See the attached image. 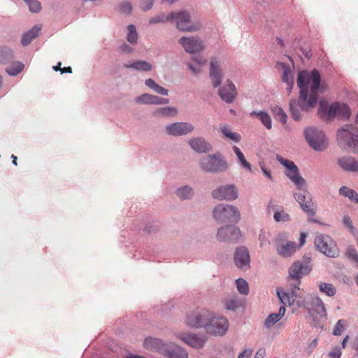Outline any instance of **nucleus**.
<instances>
[{"label": "nucleus", "instance_id": "f3484780", "mask_svg": "<svg viewBox=\"0 0 358 358\" xmlns=\"http://www.w3.org/2000/svg\"><path fill=\"white\" fill-rule=\"evenodd\" d=\"M209 77L214 88L219 87L223 80L221 62L217 57H211L209 63Z\"/></svg>", "mask_w": 358, "mask_h": 358}, {"label": "nucleus", "instance_id": "4468645a", "mask_svg": "<svg viewBox=\"0 0 358 358\" xmlns=\"http://www.w3.org/2000/svg\"><path fill=\"white\" fill-rule=\"evenodd\" d=\"M212 197L217 200L233 201L238 198V192L233 185H220L212 192Z\"/></svg>", "mask_w": 358, "mask_h": 358}, {"label": "nucleus", "instance_id": "052dcab7", "mask_svg": "<svg viewBox=\"0 0 358 358\" xmlns=\"http://www.w3.org/2000/svg\"><path fill=\"white\" fill-rule=\"evenodd\" d=\"M186 65L187 66L188 69L191 71V72L192 73H194V75H198L201 71V67L196 66L195 65L192 64L190 62H187L186 64Z\"/></svg>", "mask_w": 358, "mask_h": 358}, {"label": "nucleus", "instance_id": "5fc2aeb1", "mask_svg": "<svg viewBox=\"0 0 358 358\" xmlns=\"http://www.w3.org/2000/svg\"><path fill=\"white\" fill-rule=\"evenodd\" d=\"M225 306L229 310H236L240 306V303L236 298H232L226 301Z\"/></svg>", "mask_w": 358, "mask_h": 358}, {"label": "nucleus", "instance_id": "ea45409f", "mask_svg": "<svg viewBox=\"0 0 358 358\" xmlns=\"http://www.w3.org/2000/svg\"><path fill=\"white\" fill-rule=\"evenodd\" d=\"M340 195L348 197L351 201L358 203V194L352 189L342 186L338 190Z\"/></svg>", "mask_w": 358, "mask_h": 358}, {"label": "nucleus", "instance_id": "f704fd0d", "mask_svg": "<svg viewBox=\"0 0 358 358\" xmlns=\"http://www.w3.org/2000/svg\"><path fill=\"white\" fill-rule=\"evenodd\" d=\"M176 194L180 200L184 201L192 199L194 195V192L190 186L185 185L178 188Z\"/></svg>", "mask_w": 358, "mask_h": 358}, {"label": "nucleus", "instance_id": "4d7b16f0", "mask_svg": "<svg viewBox=\"0 0 358 358\" xmlns=\"http://www.w3.org/2000/svg\"><path fill=\"white\" fill-rule=\"evenodd\" d=\"M259 241L260 242L261 248L268 245L270 243L266 233L262 231L260 232L259 235Z\"/></svg>", "mask_w": 358, "mask_h": 358}, {"label": "nucleus", "instance_id": "20e7f679", "mask_svg": "<svg viewBox=\"0 0 358 358\" xmlns=\"http://www.w3.org/2000/svg\"><path fill=\"white\" fill-rule=\"evenodd\" d=\"M199 164L203 171L212 174L224 173L228 169V164L220 152L203 156Z\"/></svg>", "mask_w": 358, "mask_h": 358}, {"label": "nucleus", "instance_id": "0eeeda50", "mask_svg": "<svg viewBox=\"0 0 358 358\" xmlns=\"http://www.w3.org/2000/svg\"><path fill=\"white\" fill-rule=\"evenodd\" d=\"M304 135L309 145L315 150L322 151L328 145L324 133L315 127L306 129Z\"/></svg>", "mask_w": 358, "mask_h": 358}, {"label": "nucleus", "instance_id": "ddd939ff", "mask_svg": "<svg viewBox=\"0 0 358 358\" xmlns=\"http://www.w3.org/2000/svg\"><path fill=\"white\" fill-rule=\"evenodd\" d=\"M194 129L193 124L187 122H173L167 124L164 128L165 133L171 136H186L192 133Z\"/></svg>", "mask_w": 358, "mask_h": 358}, {"label": "nucleus", "instance_id": "423d86ee", "mask_svg": "<svg viewBox=\"0 0 358 358\" xmlns=\"http://www.w3.org/2000/svg\"><path fill=\"white\" fill-rule=\"evenodd\" d=\"M213 217L219 223L237 222L240 220L238 208L232 205L221 203L213 209Z\"/></svg>", "mask_w": 358, "mask_h": 358}, {"label": "nucleus", "instance_id": "f257e3e1", "mask_svg": "<svg viewBox=\"0 0 358 358\" xmlns=\"http://www.w3.org/2000/svg\"><path fill=\"white\" fill-rule=\"evenodd\" d=\"M299 88L298 100L293 99L289 102V112L292 117L299 121L301 119V111L308 112L313 109L318 101L319 93L323 91L321 76L317 69L310 72L301 71L297 77Z\"/></svg>", "mask_w": 358, "mask_h": 358}, {"label": "nucleus", "instance_id": "69168bd1", "mask_svg": "<svg viewBox=\"0 0 358 358\" xmlns=\"http://www.w3.org/2000/svg\"><path fill=\"white\" fill-rule=\"evenodd\" d=\"M155 92L163 96H168L169 94V90L159 85L157 86L156 89H155Z\"/></svg>", "mask_w": 358, "mask_h": 358}, {"label": "nucleus", "instance_id": "72a5a7b5", "mask_svg": "<svg viewBox=\"0 0 358 358\" xmlns=\"http://www.w3.org/2000/svg\"><path fill=\"white\" fill-rule=\"evenodd\" d=\"M173 11L169 13L168 14H166L164 13H159V14L156 15L155 16L151 17L149 20V24H164L166 22L173 23Z\"/></svg>", "mask_w": 358, "mask_h": 358}, {"label": "nucleus", "instance_id": "603ef678", "mask_svg": "<svg viewBox=\"0 0 358 358\" xmlns=\"http://www.w3.org/2000/svg\"><path fill=\"white\" fill-rule=\"evenodd\" d=\"M31 13H38L41 10V4L38 0H30L27 4Z\"/></svg>", "mask_w": 358, "mask_h": 358}, {"label": "nucleus", "instance_id": "c9c22d12", "mask_svg": "<svg viewBox=\"0 0 358 358\" xmlns=\"http://www.w3.org/2000/svg\"><path fill=\"white\" fill-rule=\"evenodd\" d=\"M157 96L144 93L134 99L138 104H150L157 105Z\"/></svg>", "mask_w": 358, "mask_h": 358}, {"label": "nucleus", "instance_id": "c85d7f7f", "mask_svg": "<svg viewBox=\"0 0 358 358\" xmlns=\"http://www.w3.org/2000/svg\"><path fill=\"white\" fill-rule=\"evenodd\" d=\"M268 208L274 212L273 218L275 222H287L291 220L290 215L278 206L268 204Z\"/></svg>", "mask_w": 358, "mask_h": 358}, {"label": "nucleus", "instance_id": "3c124183", "mask_svg": "<svg viewBox=\"0 0 358 358\" xmlns=\"http://www.w3.org/2000/svg\"><path fill=\"white\" fill-rule=\"evenodd\" d=\"M345 324L346 321L345 320H339L336 322L332 334L335 336H340L344 331Z\"/></svg>", "mask_w": 358, "mask_h": 358}, {"label": "nucleus", "instance_id": "7ed1b4c3", "mask_svg": "<svg viewBox=\"0 0 358 358\" xmlns=\"http://www.w3.org/2000/svg\"><path fill=\"white\" fill-rule=\"evenodd\" d=\"M339 145L348 152L358 155V128L346 124L337 131Z\"/></svg>", "mask_w": 358, "mask_h": 358}, {"label": "nucleus", "instance_id": "aec40b11", "mask_svg": "<svg viewBox=\"0 0 358 358\" xmlns=\"http://www.w3.org/2000/svg\"><path fill=\"white\" fill-rule=\"evenodd\" d=\"M286 238L285 233H280L275 238L277 253L282 257H289L296 251V243L288 241L285 244H279V242Z\"/></svg>", "mask_w": 358, "mask_h": 358}, {"label": "nucleus", "instance_id": "09e8293b", "mask_svg": "<svg viewBox=\"0 0 358 358\" xmlns=\"http://www.w3.org/2000/svg\"><path fill=\"white\" fill-rule=\"evenodd\" d=\"M236 284L238 292L242 294H248L249 292L248 284L243 278H238L236 280Z\"/></svg>", "mask_w": 358, "mask_h": 358}, {"label": "nucleus", "instance_id": "bb28decb", "mask_svg": "<svg viewBox=\"0 0 358 358\" xmlns=\"http://www.w3.org/2000/svg\"><path fill=\"white\" fill-rule=\"evenodd\" d=\"M285 175L296 186L298 189H301L306 185V180L300 176L297 166L293 170L286 171Z\"/></svg>", "mask_w": 358, "mask_h": 358}, {"label": "nucleus", "instance_id": "c756f323", "mask_svg": "<svg viewBox=\"0 0 358 358\" xmlns=\"http://www.w3.org/2000/svg\"><path fill=\"white\" fill-rule=\"evenodd\" d=\"M285 308L284 306H281L277 313H271L268 315L264 321V326L268 329L271 328L285 315Z\"/></svg>", "mask_w": 358, "mask_h": 358}, {"label": "nucleus", "instance_id": "0e129e2a", "mask_svg": "<svg viewBox=\"0 0 358 358\" xmlns=\"http://www.w3.org/2000/svg\"><path fill=\"white\" fill-rule=\"evenodd\" d=\"M343 224L348 229L352 230L354 229L350 218L348 215H345L343 217Z\"/></svg>", "mask_w": 358, "mask_h": 358}, {"label": "nucleus", "instance_id": "6e6552de", "mask_svg": "<svg viewBox=\"0 0 358 358\" xmlns=\"http://www.w3.org/2000/svg\"><path fill=\"white\" fill-rule=\"evenodd\" d=\"M315 245L317 250L329 257L338 256L339 250L334 240L328 235H317L315 238Z\"/></svg>", "mask_w": 358, "mask_h": 358}, {"label": "nucleus", "instance_id": "6ab92c4d", "mask_svg": "<svg viewBox=\"0 0 358 358\" xmlns=\"http://www.w3.org/2000/svg\"><path fill=\"white\" fill-rule=\"evenodd\" d=\"M177 336L185 344L195 349H201L203 348L207 341L206 336L201 334L181 333L179 334Z\"/></svg>", "mask_w": 358, "mask_h": 358}, {"label": "nucleus", "instance_id": "a211bd4d", "mask_svg": "<svg viewBox=\"0 0 358 358\" xmlns=\"http://www.w3.org/2000/svg\"><path fill=\"white\" fill-rule=\"evenodd\" d=\"M312 310L310 311V317L313 318L314 327H319V320L327 316V310L321 299L315 297L311 299Z\"/></svg>", "mask_w": 358, "mask_h": 358}, {"label": "nucleus", "instance_id": "dca6fc26", "mask_svg": "<svg viewBox=\"0 0 358 358\" xmlns=\"http://www.w3.org/2000/svg\"><path fill=\"white\" fill-rule=\"evenodd\" d=\"M240 229L234 225H227L217 230V238L220 241L236 243L241 237Z\"/></svg>", "mask_w": 358, "mask_h": 358}, {"label": "nucleus", "instance_id": "a878e982", "mask_svg": "<svg viewBox=\"0 0 358 358\" xmlns=\"http://www.w3.org/2000/svg\"><path fill=\"white\" fill-rule=\"evenodd\" d=\"M166 343L161 339L149 337L145 339L143 346L148 350H155L162 355Z\"/></svg>", "mask_w": 358, "mask_h": 358}, {"label": "nucleus", "instance_id": "39448f33", "mask_svg": "<svg viewBox=\"0 0 358 358\" xmlns=\"http://www.w3.org/2000/svg\"><path fill=\"white\" fill-rule=\"evenodd\" d=\"M173 23L180 31L196 32L201 28L200 21L193 20L187 10L173 11Z\"/></svg>", "mask_w": 358, "mask_h": 358}, {"label": "nucleus", "instance_id": "864d4df0", "mask_svg": "<svg viewBox=\"0 0 358 358\" xmlns=\"http://www.w3.org/2000/svg\"><path fill=\"white\" fill-rule=\"evenodd\" d=\"M346 254L350 259H352L358 264V254L354 246H348L347 248Z\"/></svg>", "mask_w": 358, "mask_h": 358}, {"label": "nucleus", "instance_id": "680f3d73", "mask_svg": "<svg viewBox=\"0 0 358 358\" xmlns=\"http://www.w3.org/2000/svg\"><path fill=\"white\" fill-rule=\"evenodd\" d=\"M276 159L277 161L280 164H282V166H284L285 167H287L289 164V165H292V163H294L291 160H289V159H285L284 158H282L280 155H276Z\"/></svg>", "mask_w": 358, "mask_h": 358}, {"label": "nucleus", "instance_id": "13d9d810", "mask_svg": "<svg viewBox=\"0 0 358 358\" xmlns=\"http://www.w3.org/2000/svg\"><path fill=\"white\" fill-rule=\"evenodd\" d=\"M119 50L121 52L127 54L131 53L134 51V48L131 46V45L127 44L126 43H123L121 45H120Z\"/></svg>", "mask_w": 358, "mask_h": 358}, {"label": "nucleus", "instance_id": "2eb2a0df", "mask_svg": "<svg viewBox=\"0 0 358 358\" xmlns=\"http://www.w3.org/2000/svg\"><path fill=\"white\" fill-rule=\"evenodd\" d=\"M178 43L184 48L187 53H199L204 50V45L202 40L199 37L182 36L178 40Z\"/></svg>", "mask_w": 358, "mask_h": 358}, {"label": "nucleus", "instance_id": "a18cd8bd", "mask_svg": "<svg viewBox=\"0 0 358 358\" xmlns=\"http://www.w3.org/2000/svg\"><path fill=\"white\" fill-rule=\"evenodd\" d=\"M272 111L276 119L280 121L283 124L287 123V115L282 108L275 106L272 108Z\"/></svg>", "mask_w": 358, "mask_h": 358}, {"label": "nucleus", "instance_id": "9d476101", "mask_svg": "<svg viewBox=\"0 0 358 358\" xmlns=\"http://www.w3.org/2000/svg\"><path fill=\"white\" fill-rule=\"evenodd\" d=\"M319 113L326 112L329 117L338 116L339 119L348 120L350 116V109L348 105L345 103H334L329 107L327 110V104L323 101L319 103Z\"/></svg>", "mask_w": 358, "mask_h": 358}, {"label": "nucleus", "instance_id": "4be33fe9", "mask_svg": "<svg viewBox=\"0 0 358 358\" xmlns=\"http://www.w3.org/2000/svg\"><path fill=\"white\" fill-rule=\"evenodd\" d=\"M218 94L220 99L227 103H232L237 95L236 88L233 82L228 79L226 84L220 87Z\"/></svg>", "mask_w": 358, "mask_h": 358}, {"label": "nucleus", "instance_id": "6e6d98bb", "mask_svg": "<svg viewBox=\"0 0 358 358\" xmlns=\"http://www.w3.org/2000/svg\"><path fill=\"white\" fill-rule=\"evenodd\" d=\"M341 348L338 346H336L331 350L327 356L330 358H341Z\"/></svg>", "mask_w": 358, "mask_h": 358}, {"label": "nucleus", "instance_id": "c03bdc74", "mask_svg": "<svg viewBox=\"0 0 358 358\" xmlns=\"http://www.w3.org/2000/svg\"><path fill=\"white\" fill-rule=\"evenodd\" d=\"M128 34L127 36V41L131 45H135L137 43L138 41V34L136 31V28L134 24H129L127 27Z\"/></svg>", "mask_w": 358, "mask_h": 358}, {"label": "nucleus", "instance_id": "4c0bfd02", "mask_svg": "<svg viewBox=\"0 0 358 358\" xmlns=\"http://www.w3.org/2000/svg\"><path fill=\"white\" fill-rule=\"evenodd\" d=\"M220 131L224 138L231 141L232 142L238 143L241 139V135L238 133L233 132L230 127L227 125L222 127L220 128Z\"/></svg>", "mask_w": 358, "mask_h": 358}, {"label": "nucleus", "instance_id": "e2e57ef3", "mask_svg": "<svg viewBox=\"0 0 358 358\" xmlns=\"http://www.w3.org/2000/svg\"><path fill=\"white\" fill-rule=\"evenodd\" d=\"M145 85L149 87L150 89L152 90L155 92V89H156L158 84L152 78L146 79L145 81Z\"/></svg>", "mask_w": 358, "mask_h": 358}, {"label": "nucleus", "instance_id": "cd10ccee", "mask_svg": "<svg viewBox=\"0 0 358 358\" xmlns=\"http://www.w3.org/2000/svg\"><path fill=\"white\" fill-rule=\"evenodd\" d=\"M126 69H131L138 71L148 72L152 71L153 69L152 65L145 60H137L131 64H124Z\"/></svg>", "mask_w": 358, "mask_h": 358}, {"label": "nucleus", "instance_id": "9b49d317", "mask_svg": "<svg viewBox=\"0 0 358 358\" xmlns=\"http://www.w3.org/2000/svg\"><path fill=\"white\" fill-rule=\"evenodd\" d=\"M299 192L294 194L296 201L299 203L302 210L306 212L308 216H313L315 214V206L313 202L311 194L306 189L301 188Z\"/></svg>", "mask_w": 358, "mask_h": 358}, {"label": "nucleus", "instance_id": "58836bf2", "mask_svg": "<svg viewBox=\"0 0 358 358\" xmlns=\"http://www.w3.org/2000/svg\"><path fill=\"white\" fill-rule=\"evenodd\" d=\"M277 295L280 303L282 304V306L285 308L286 306H291L296 301L295 299H293V296H291L289 293L282 289H277Z\"/></svg>", "mask_w": 358, "mask_h": 358}, {"label": "nucleus", "instance_id": "e433bc0d", "mask_svg": "<svg viewBox=\"0 0 358 358\" xmlns=\"http://www.w3.org/2000/svg\"><path fill=\"white\" fill-rule=\"evenodd\" d=\"M13 59V51L7 46H0V64H6Z\"/></svg>", "mask_w": 358, "mask_h": 358}, {"label": "nucleus", "instance_id": "7c9ffc66", "mask_svg": "<svg viewBox=\"0 0 358 358\" xmlns=\"http://www.w3.org/2000/svg\"><path fill=\"white\" fill-rule=\"evenodd\" d=\"M41 29V26L35 25L30 30L24 33L22 38V44L24 46L28 45L31 43L32 40L35 38Z\"/></svg>", "mask_w": 358, "mask_h": 358}, {"label": "nucleus", "instance_id": "f8f14e48", "mask_svg": "<svg viewBox=\"0 0 358 358\" xmlns=\"http://www.w3.org/2000/svg\"><path fill=\"white\" fill-rule=\"evenodd\" d=\"M209 322L206 328V331L209 334L222 336L228 330L229 322L224 317H215L212 313Z\"/></svg>", "mask_w": 358, "mask_h": 358}, {"label": "nucleus", "instance_id": "412c9836", "mask_svg": "<svg viewBox=\"0 0 358 358\" xmlns=\"http://www.w3.org/2000/svg\"><path fill=\"white\" fill-rule=\"evenodd\" d=\"M234 262L236 266L243 271L250 268V257L245 247L241 246L236 248L234 253Z\"/></svg>", "mask_w": 358, "mask_h": 358}, {"label": "nucleus", "instance_id": "338daca9", "mask_svg": "<svg viewBox=\"0 0 358 358\" xmlns=\"http://www.w3.org/2000/svg\"><path fill=\"white\" fill-rule=\"evenodd\" d=\"M252 354V350L250 349L245 350L241 352L238 358H250Z\"/></svg>", "mask_w": 358, "mask_h": 358}, {"label": "nucleus", "instance_id": "1a4fd4ad", "mask_svg": "<svg viewBox=\"0 0 358 358\" xmlns=\"http://www.w3.org/2000/svg\"><path fill=\"white\" fill-rule=\"evenodd\" d=\"M212 312L206 309H200L189 313L186 317V324L192 328H204L210 322Z\"/></svg>", "mask_w": 358, "mask_h": 358}, {"label": "nucleus", "instance_id": "2f4dec72", "mask_svg": "<svg viewBox=\"0 0 358 358\" xmlns=\"http://www.w3.org/2000/svg\"><path fill=\"white\" fill-rule=\"evenodd\" d=\"M178 108L173 106H166L157 108L154 114L159 117H171L178 115Z\"/></svg>", "mask_w": 358, "mask_h": 358}, {"label": "nucleus", "instance_id": "5701e85b", "mask_svg": "<svg viewBox=\"0 0 358 358\" xmlns=\"http://www.w3.org/2000/svg\"><path fill=\"white\" fill-rule=\"evenodd\" d=\"M162 355L166 358H188L187 351L173 343H166Z\"/></svg>", "mask_w": 358, "mask_h": 358}, {"label": "nucleus", "instance_id": "79ce46f5", "mask_svg": "<svg viewBox=\"0 0 358 358\" xmlns=\"http://www.w3.org/2000/svg\"><path fill=\"white\" fill-rule=\"evenodd\" d=\"M233 150L234 153L236 154L238 163L240 165L244 168L245 170L248 171H252V166L251 164L245 159L243 153L241 152V150L237 147L234 146Z\"/></svg>", "mask_w": 358, "mask_h": 358}, {"label": "nucleus", "instance_id": "bf43d9fd", "mask_svg": "<svg viewBox=\"0 0 358 358\" xmlns=\"http://www.w3.org/2000/svg\"><path fill=\"white\" fill-rule=\"evenodd\" d=\"M260 169L263 174L270 180H272V176L271 171L266 167L265 164L263 162H259Z\"/></svg>", "mask_w": 358, "mask_h": 358}, {"label": "nucleus", "instance_id": "49530a36", "mask_svg": "<svg viewBox=\"0 0 358 358\" xmlns=\"http://www.w3.org/2000/svg\"><path fill=\"white\" fill-rule=\"evenodd\" d=\"M24 68V64L20 62L14 63L11 66L6 69V71L12 76H15L19 74Z\"/></svg>", "mask_w": 358, "mask_h": 358}, {"label": "nucleus", "instance_id": "b1692460", "mask_svg": "<svg viewBox=\"0 0 358 358\" xmlns=\"http://www.w3.org/2000/svg\"><path fill=\"white\" fill-rule=\"evenodd\" d=\"M188 144L197 153H207L212 150L211 144L201 136L190 138Z\"/></svg>", "mask_w": 358, "mask_h": 358}, {"label": "nucleus", "instance_id": "473e14b6", "mask_svg": "<svg viewBox=\"0 0 358 358\" xmlns=\"http://www.w3.org/2000/svg\"><path fill=\"white\" fill-rule=\"evenodd\" d=\"M251 117H257L262 124L267 129H271L272 128V120L270 115L265 111H252L250 113Z\"/></svg>", "mask_w": 358, "mask_h": 358}, {"label": "nucleus", "instance_id": "de8ad7c7", "mask_svg": "<svg viewBox=\"0 0 358 358\" xmlns=\"http://www.w3.org/2000/svg\"><path fill=\"white\" fill-rule=\"evenodd\" d=\"M320 291L325 293L329 296H333L336 294V289L333 285L326 282H321L319 285Z\"/></svg>", "mask_w": 358, "mask_h": 358}, {"label": "nucleus", "instance_id": "a19ab883", "mask_svg": "<svg viewBox=\"0 0 358 358\" xmlns=\"http://www.w3.org/2000/svg\"><path fill=\"white\" fill-rule=\"evenodd\" d=\"M115 10L121 14L130 15L133 11V5L129 1L124 0L116 6Z\"/></svg>", "mask_w": 358, "mask_h": 358}, {"label": "nucleus", "instance_id": "f03ea898", "mask_svg": "<svg viewBox=\"0 0 358 358\" xmlns=\"http://www.w3.org/2000/svg\"><path fill=\"white\" fill-rule=\"evenodd\" d=\"M312 269L311 257L310 254H306L303 257L298 261L293 263L289 268V277L296 281V284L291 285V292L289 293L293 299H295L296 306L298 307H306V298L303 296L302 292H299V285L300 284V279L303 275L308 274Z\"/></svg>", "mask_w": 358, "mask_h": 358}, {"label": "nucleus", "instance_id": "774afa93", "mask_svg": "<svg viewBox=\"0 0 358 358\" xmlns=\"http://www.w3.org/2000/svg\"><path fill=\"white\" fill-rule=\"evenodd\" d=\"M192 59L201 68L206 64V59H204L203 58L197 56L193 57Z\"/></svg>", "mask_w": 358, "mask_h": 358}, {"label": "nucleus", "instance_id": "393cba45", "mask_svg": "<svg viewBox=\"0 0 358 358\" xmlns=\"http://www.w3.org/2000/svg\"><path fill=\"white\" fill-rule=\"evenodd\" d=\"M276 67L278 70L282 71L281 79L284 83H294V68L280 62L276 63Z\"/></svg>", "mask_w": 358, "mask_h": 358}, {"label": "nucleus", "instance_id": "8fccbe9b", "mask_svg": "<svg viewBox=\"0 0 358 358\" xmlns=\"http://www.w3.org/2000/svg\"><path fill=\"white\" fill-rule=\"evenodd\" d=\"M155 0H141L139 8L143 12L151 10L155 4Z\"/></svg>", "mask_w": 358, "mask_h": 358}, {"label": "nucleus", "instance_id": "37998d69", "mask_svg": "<svg viewBox=\"0 0 358 358\" xmlns=\"http://www.w3.org/2000/svg\"><path fill=\"white\" fill-rule=\"evenodd\" d=\"M354 159L352 157L344 156L338 158L337 163L343 170L350 172Z\"/></svg>", "mask_w": 358, "mask_h": 358}]
</instances>
